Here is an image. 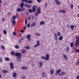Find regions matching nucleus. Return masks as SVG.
<instances>
[{"mask_svg":"<svg viewBox=\"0 0 79 79\" xmlns=\"http://www.w3.org/2000/svg\"><path fill=\"white\" fill-rule=\"evenodd\" d=\"M75 37L76 39L75 46H78L79 45V37L78 35H75Z\"/></svg>","mask_w":79,"mask_h":79,"instance_id":"nucleus-1","label":"nucleus"},{"mask_svg":"<svg viewBox=\"0 0 79 79\" xmlns=\"http://www.w3.org/2000/svg\"><path fill=\"white\" fill-rule=\"evenodd\" d=\"M46 57H45L44 56H42L41 57V58H42L43 60H46V61H48L50 59V55L49 54H47L45 56Z\"/></svg>","mask_w":79,"mask_h":79,"instance_id":"nucleus-2","label":"nucleus"},{"mask_svg":"<svg viewBox=\"0 0 79 79\" xmlns=\"http://www.w3.org/2000/svg\"><path fill=\"white\" fill-rule=\"evenodd\" d=\"M40 10V7H38L36 9V11L37 12H36L35 14V16H37L38 15H39V14L41 13V12Z\"/></svg>","mask_w":79,"mask_h":79,"instance_id":"nucleus-3","label":"nucleus"},{"mask_svg":"<svg viewBox=\"0 0 79 79\" xmlns=\"http://www.w3.org/2000/svg\"><path fill=\"white\" fill-rule=\"evenodd\" d=\"M15 56H19L18 57H17V59H19V58H20L21 57V56H20L21 55V53L19 52H16L15 53Z\"/></svg>","mask_w":79,"mask_h":79,"instance_id":"nucleus-4","label":"nucleus"},{"mask_svg":"<svg viewBox=\"0 0 79 79\" xmlns=\"http://www.w3.org/2000/svg\"><path fill=\"white\" fill-rule=\"evenodd\" d=\"M61 72V69H59L57 70L56 71V73H55V75L56 76H57L59 73H60Z\"/></svg>","mask_w":79,"mask_h":79,"instance_id":"nucleus-5","label":"nucleus"},{"mask_svg":"<svg viewBox=\"0 0 79 79\" xmlns=\"http://www.w3.org/2000/svg\"><path fill=\"white\" fill-rule=\"evenodd\" d=\"M31 35L28 34L27 35V39L28 41H31Z\"/></svg>","mask_w":79,"mask_h":79,"instance_id":"nucleus-6","label":"nucleus"},{"mask_svg":"<svg viewBox=\"0 0 79 79\" xmlns=\"http://www.w3.org/2000/svg\"><path fill=\"white\" fill-rule=\"evenodd\" d=\"M40 46V41H37L36 44L34 45L35 48H37L38 46Z\"/></svg>","mask_w":79,"mask_h":79,"instance_id":"nucleus-7","label":"nucleus"},{"mask_svg":"<svg viewBox=\"0 0 79 79\" xmlns=\"http://www.w3.org/2000/svg\"><path fill=\"white\" fill-rule=\"evenodd\" d=\"M10 65L11 69H14V65H13V63H10Z\"/></svg>","mask_w":79,"mask_h":79,"instance_id":"nucleus-8","label":"nucleus"},{"mask_svg":"<svg viewBox=\"0 0 79 79\" xmlns=\"http://www.w3.org/2000/svg\"><path fill=\"white\" fill-rule=\"evenodd\" d=\"M42 65H43V62H42V61L40 62L39 64V68H42Z\"/></svg>","mask_w":79,"mask_h":79,"instance_id":"nucleus-9","label":"nucleus"},{"mask_svg":"<svg viewBox=\"0 0 79 79\" xmlns=\"http://www.w3.org/2000/svg\"><path fill=\"white\" fill-rule=\"evenodd\" d=\"M25 7H27V8H31L32 7V6L30 5H28V4H25Z\"/></svg>","mask_w":79,"mask_h":79,"instance_id":"nucleus-10","label":"nucleus"},{"mask_svg":"<svg viewBox=\"0 0 79 79\" xmlns=\"http://www.w3.org/2000/svg\"><path fill=\"white\" fill-rule=\"evenodd\" d=\"M55 2L57 5H59L60 4V2L58 1V0H55Z\"/></svg>","mask_w":79,"mask_h":79,"instance_id":"nucleus-11","label":"nucleus"},{"mask_svg":"<svg viewBox=\"0 0 79 79\" xmlns=\"http://www.w3.org/2000/svg\"><path fill=\"white\" fill-rule=\"evenodd\" d=\"M35 23H32L31 25V27H34V26H35Z\"/></svg>","mask_w":79,"mask_h":79,"instance_id":"nucleus-12","label":"nucleus"},{"mask_svg":"<svg viewBox=\"0 0 79 79\" xmlns=\"http://www.w3.org/2000/svg\"><path fill=\"white\" fill-rule=\"evenodd\" d=\"M15 19H16V15H14L12 17L11 21H15Z\"/></svg>","mask_w":79,"mask_h":79,"instance_id":"nucleus-13","label":"nucleus"},{"mask_svg":"<svg viewBox=\"0 0 79 79\" xmlns=\"http://www.w3.org/2000/svg\"><path fill=\"white\" fill-rule=\"evenodd\" d=\"M54 38L56 40H57V39H58V36H57V34L56 33H55Z\"/></svg>","mask_w":79,"mask_h":79,"instance_id":"nucleus-14","label":"nucleus"},{"mask_svg":"<svg viewBox=\"0 0 79 79\" xmlns=\"http://www.w3.org/2000/svg\"><path fill=\"white\" fill-rule=\"evenodd\" d=\"M24 5V3L23 2H21V4H20V5H19V6L20 8H23Z\"/></svg>","mask_w":79,"mask_h":79,"instance_id":"nucleus-15","label":"nucleus"},{"mask_svg":"<svg viewBox=\"0 0 79 79\" xmlns=\"http://www.w3.org/2000/svg\"><path fill=\"white\" fill-rule=\"evenodd\" d=\"M12 24L13 26H15L16 24V21L15 20H12Z\"/></svg>","mask_w":79,"mask_h":79,"instance_id":"nucleus-16","label":"nucleus"},{"mask_svg":"<svg viewBox=\"0 0 79 79\" xmlns=\"http://www.w3.org/2000/svg\"><path fill=\"white\" fill-rule=\"evenodd\" d=\"M14 47L15 48H16V49H19V46L18 45H15L14 46Z\"/></svg>","mask_w":79,"mask_h":79,"instance_id":"nucleus-17","label":"nucleus"},{"mask_svg":"<svg viewBox=\"0 0 79 79\" xmlns=\"http://www.w3.org/2000/svg\"><path fill=\"white\" fill-rule=\"evenodd\" d=\"M17 11L18 12H20L21 11V9L19 7H18L17 9Z\"/></svg>","mask_w":79,"mask_h":79,"instance_id":"nucleus-18","label":"nucleus"},{"mask_svg":"<svg viewBox=\"0 0 79 79\" xmlns=\"http://www.w3.org/2000/svg\"><path fill=\"white\" fill-rule=\"evenodd\" d=\"M59 13H65V11L64 10H59Z\"/></svg>","mask_w":79,"mask_h":79,"instance_id":"nucleus-19","label":"nucleus"},{"mask_svg":"<svg viewBox=\"0 0 79 79\" xmlns=\"http://www.w3.org/2000/svg\"><path fill=\"white\" fill-rule=\"evenodd\" d=\"M4 60L5 61H8L10 60V58L8 57H6L4 58Z\"/></svg>","mask_w":79,"mask_h":79,"instance_id":"nucleus-20","label":"nucleus"},{"mask_svg":"<svg viewBox=\"0 0 79 79\" xmlns=\"http://www.w3.org/2000/svg\"><path fill=\"white\" fill-rule=\"evenodd\" d=\"M16 73L15 72L13 73V77H16Z\"/></svg>","mask_w":79,"mask_h":79,"instance_id":"nucleus-21","label":"nucleus"},{"mask_svg":"<svg viewBox=\"0 0 79 79\" xmlns=\"http://www.w3.org/2000/svg\"><path fill=\"white\" fill-rule=\"evenodd\" d=\"M3 73L4 74H5V73H8V71L6 70H4L2 71Z\"/></svg>","mask_w":79,"mask_h":79,"instance_id":"nucleus-22","label":"nucleus"},{"mask_svg":"<svg viewBox=\"0 0 79 79\" xmlns=\"http://www.w3.org/2000/svg\"><path fill=\"white\" fill-rule=\"evenodd\" d=\"M28 69V67L24 66L22 67L21 68V69Z\"/></svg>","mask_w":79,"mask_h":79,"instance_id":"nucleus-23","label":"nucleus"},{"mask_svg":"<svg viewBox=\"0 0 79 79\" xmlns=\"http://www.w3.org/2000/svg\"><path fill=\"white\" fill-rule=\"evenodd\" d=\"M66 49L67 50V52L68 53V52H69V50H70V47H68L66 48Z\"/></svg>","mask_w":79,"mask_h":79,"instance_id":"nucleus-24","label":"nucleus"},{"mask_svg":"<svg viewBox=\"0 0 79 79\" xmlns=\"http://www.w3.org/2000/svg\"><path fill=\"white\" fill-rule=\"evenodd\" d=\"M43 24H44V21H41L40 23V25H43Z\"/></svg>","mask_w":79,"mask_h":79,"instance_id":"nucleus-25","label":"nucleus"},{"mask_svg":"<svg viewBox=\"0 0 79 79\" xmlns=\"http://www.w3.org/2000/svg\"><path fill=\"white\" fill-rule=\"evenodd\" d=\"M63 56L64 57V58L65 59V60H67V58H68V57H67V56H66V55L64 54L63 55Z\"/></svg>","mask_w":79,"mask_h":79,"instance_id":"nucleus-26","label":"nucleus"},{"mask_svg":"<svg viewBox=\"0 0 79 79\" xmlns=\"http://www.w3.org/2000/svg\"><path fill=\"white\" fill-rule=\"evenodd\" d=\"M21 53H25L26 52V50H22L21 51Z\"/></svg>","mask_w":79,"mask_h":79,"instance_id":"nucleus-27","label":"nucleus"},{"mask_svg":"<svg viewBox=\"0 0 79 79\" xmlns=\"http://www.w3.org/2000/svg\"><path fill=\"white\" fill-rule=\"evenodd\" d=\"M70 46V47H73L74 46V43L73 42L71 43Z\"/></svg>","mask_w":79,"mask_h":79,"instance_id":"nucleus-28","label":"nucleus"},{"mask_svg":"<svg viewBox=\"0 0 79 79\" xmlns=\"http://www.w3.org/2000/svg\"><path fill=\"white\" fill-rule=\"evenodd\" d=\"M33 2L32 1H31V0L27 1V2L28 3H32Z\"/></svg>","mask_w":79,"mask_h":79,"instance_id":"nucleus-29","label":"nucleus"},{"mask_svg":"<svg viewBox=\"0 0 79 79\" xmlns=\"http://www.w3.org/2000/svg\"><path fill=\"white\" fill-rule=\"evenodd\" d=\"M50 73L52 74H53V73H54V69H52L50 71Z\"/></svg>","mask_w":79,"mask_h":79,"instance_id":"nucleus-30","label":"nucleus"},{"mask_svg":"<svg viewBox=\"0 0 79 79\" xmlns=\"http://www.w3.org/2000/svg\"><path fill=\"white\" fill-rule=\"evenodd\" d=\"M1 47L2 50H5V46H3V45H1Z\"/></svg>","mask_w":79,"mask_h":79,"instance_id":"nucleus-31","label":"nucleus"},{"mask_svg":"<svg viewBox=\"0 0 79 79\" xmlns=\"http://www.w3.org/2000/svg\"><path fill=\"white\" fill-rule=\"evenodd\" d=\"M63 36H60L59 38V40H63Z\"/></svg>","mask_w":79,"mask_h":79,"instance_id":"nucleus-32","label":"nucleus"},{"mask_svg":"<svg viewBox=\"0 0 79 79\" xmlns=\"http://www.w3.org/2000/svg\"><path fill=\"white\" fill-rule=\"evenodd\" d=\"M75 51L77 52V53H79V50L76 48H74Z\"/></svg>","mask_w":79,"mask_h":79,"instance_id":"nucleus-33","label":"nucleus"},{"mask_svg":"<svg viewBox=\"0 0 79 79\" xmlns=\"http://www.w3.org/2000/svg\"><path fill=\"white\" fill-rule=\"evenodd\" d=\"M10 53L12 55H15V52L13 51L11 52H10Z\"/></svg>","mask_w":79,"mask_h":79,"instance_id":"nucleus-34","label":"nucleus"},{"mask_svg":"<svg viewBox=\"0 0 79 79\" xmlns=\"http://www.w3.org/2000/svg\"><path fill=\"white\" fill-rule=\"evenodd\" d=\"M25 48L26 49H31V48L29 46H25Z\"/></svg>","mask_w":79,"mask_h":79,"instance_id":"nucleus-35","label":"nucleus"},{"mask_svg":"<svg viewBox=\"0 0 79 79\" xmlns=\"http://www.w3.org/2000/svg\"><path fill=\"white\" fill-rule=\"evenodd\" d=\"M35 11H36V9H35L32 8V11H33V13H34V12H35Z\"/></svg>","mask_w":79,"mask_h":79,"instance_id":"nucleus-36","label":"nucleus"},{"mask_svg":"<svg viewBox=\"0 0 79 79\" xmlns=\"http://www.w3.org/2000/svg\"><path fill=\"white\" fill-rule=\"evenodd\" d=\"M21 2H26V3H27V0H22Z\"/></svg>","mask_w":79,"mask_h":79,"instance_id":"nucleus-37","label":"nucleus"},{"mask_svg":"<svg viewBox=\"0 0 79 79\" xmlns=\"http://www.w3.org/2000/svg\"><path fill=\"white\" fill-rule=\"evenodd\" d=\"M58 36H60L61 35V33L60 32H58L57 33Z\"/></svg>","mask_w":79,"mask_h":79,"instance_id":"nucleus-38","label":"nucleus"},{"mask_svg":"<svg viewBox=\"0 0 79 79\" xmlns=\"http://www.w3.org/2000/svg\"><path fill=\"white\" fill-rule=\"evenodd\" d=\"M42 73L43 77H45V76H46V75H45V73L44 72H42Z\"/></svg>","mask_w":79,"mask_h":79,"instance_id":"nucleus-39","label":"nucleus"},{"mask_svg":"<svg viewBox=\"0 0 79 79\" xmlns=\"http://www.w3.org/2000/svg\"><path fill=\"white\" fill-rule=\"evenodd\" d=\"M28 11H29V12H30V13H32L33 12L32 10L31 9H28Z\"/></svg>","mask_w":79,"mask_h":79,"instance_id":"nucleus-40","label":"nucleus"},{"mask_svg":"<svg viewBox=\"0 0 79 79\" xmlns=\"http://www.w3.org/2000/svg\"><path fill=\"white\" fill-rule=\"evenodd\" d=\"M32 7L33 8H34L35 9H36V8H37V6L35 5H34Z\"/></svg>","mask_w":79,"mask_h":79,"instance_id":"nucleus-41","label":"nucleus"},{"mask_svg":"<svg viewBox=\"0 0 79 79\" xmlns=\"http://www.w3.org/2000/svg\"><path fill=\"white\" fill-rule=\"evenodd\" d=\"M0 62L1 63H2L3 62V60H2V59L1 57H0Z\"/></svg>","mask_w":79,"mask_h":79,"instance_id":"nucleus-42","label":"nucleus"},{"mask_svg":"<svg viewBox=\"0 0 79 79\" xmlns=\"http://www.w3.org/2000/svg\"><path fill=\"white\" fill-rule=\"evenodd\" d=\"M3 33L4 34H6L7 33H6V31L5 30H3Z\"/></svg>","mask_w":79,"mask_h":79,"instance_id":"nucleus-43","label":"nucleus"},{"mask_svg":"<svg viewBox=\"0 0 79 79\" xmlns=\"http://www.w3.org/2000/svg\"><path fill=\"white\" fill-rule=\"evenodd\" d=\"M17 61L18 62L21 61H22V60L20 58V59H17Z\"/></svg>","mask_w":79,"mask_h":79,"instance_id":"nucleus-44","label":"nucleus"},{"mask_svg":"<svg viewBox=\"0 0 79 79\" xmlns=\"http://www.w3.org/2000/svg\"><path fill=\"white\" fill-rule=\"evenodd\" d=\"M70 28H71V29L72 30H74V27L73 26V25L71 26Z\"/></svg>","mask_w":79,"mask_h":79,"instance_id":"nucleus-45","label":"nucleus"},{"mask_svg":"<svg viewBox=\"0 0 79 79\" xmlns=\"http://www.w3.org/2000/svg\"><path fill=\"white\" fill-rule=\"evenodd\" d=\"M30 23H28L27 25V27H30Z\"/></svg>","mask_w":79,"mask_h":79,"instance_id":"nucleus-46","label":"nucleus"},{"mask_svg":"<svg viewBox=\"0 0 79 79\" xmlns=\"http://www.w3.org/2000/svg\"><path fill=\"white\" fill-rule=\"evenodd\" d=\"M24 10H25V8L24 7H23V8L21 9V11H24Z\"/></svg>","mask_w":79,"mask_h":79,"instance_id":"nucleus-47","label":"nucleus"},{"mask_svg":"<svg viewBox=\"0 0 79 79\" xmlns=\"http://www.w3.org/2000/svg\"><path fill=\"white\" fill-rule=\"evenodd\" d=\"M36 35L37 36H40V34L39 33H36Z\"/></svg>","mask_w":79,"mask_h":79,"instance_id":"nucleus-48","label":"nucleus"},{"mask_svg":"<svg viewBox=\"0 0 79 79\" xmlns=\"http://www.w3.org/2000/svg\"><path fill=\"white\" fill-rule=\"evenodd\" d=\"M25 24H27V19H25Z\"/></svg>","mask_w":79,"mask_h":79,"instance_id":"nucleus-49","label":"nucleus"},{"mask_svg":"<svg viewBox=\"0 0 79 79\" xmlns=\"http://www.w3.org/2000/svg\"><path fill=\"white\" fill-rule=\"evenodd\" d=\"M62 75H65V72H63L61 73Z\"/></svg>","mask_w":79,"mask_h":79,"instance_id":"nucleus-50","label":"nucleus"},{"mask_svg":"<svg viewBox=\"0 0 79 79\" xmlns=\"http://www.w3.org/2000/svg\"><path fill=\"white\" fill-rule=\"evenodd\" d=\"M22 77L23 78V79H25L26 77V76H22Z\"/></svg>","mask_w":79,"mask_h":79,"instance_id":"nucleus-51","label":"nucleus"},{"mask_svg":"<svg viewBox=\"0 0 79 79\" xmlns=\"http://www.w3.org/2000/svg\"><path fill=\"white\" fill-rule=\"evenodd\" d=\"M37 2L40 3L41 2V0H37Z\"/></svg>","mask_w":79,"mask_h":79,"instance_id":"nucleus-52","label":"nucleus"},{"mask_svg":"<svg viewBox=\"0 0 79 79\" xmlns=\"http://www.w3.org/2000/svg\"><path fill=\"white\" fill-rule=\"evenodd\" d=\"M71 9H73V5H71Z\"/></svg>","mask_w":79,"mask_h":79,"instance_id":"nucleus-53","label":"nucleus"},{"mask_svg":"<svg viewBox=\"0 0 79 79\" xmlns=\"http://www.w3.org/2000/svg\"><path fill=\"white\" fill-rule=\"evenodd\" d=\"M13 34L14 35H16V32H13Z\"/></svg>","mask_w":79,"mask_h":79,"instance_id":"nucleus-54","label":"nucleus"},{"mask_svg":"<svg viewBox=\"0 0 79 79\" xmlns=\"http://www.w3.org/2000/svg\"><path fill=\"white\" fill-rule=\"evenodd\" d=\"M76 65H79V61L78 62L76 63Z\"/></svg>","mask_w":79,"mask_h":79,"instance_id":"nucleus-55","label":"nucleus"},{"mask_svg":"<svg viewBox=\"0 0 79 79\" xmlns=\"http://www.w3.org/2000/svg\"><path fill=\"white\" fill-rule=\"evenodd\" d=\"M77 79H79V75H78L76 77Z\"/></svg>","mask_w":79,"mask_h":79,"instance_id":"nucleus-56","label":"nucleus"},{"mask_svg":"<svg viewBox=\"0 0 79 79\" xmlns=\"http://www.w3.org/2000/svg\"><path fill=\"white\" fill-rule=\"evenodd\" d=\"M19 42L20 44H21V42H22V41H21V40H19Z\"/></svg>","mask_w":79,"mask_h":79,"instance_id":"nucleus-57","label":"nucleus"},{"mask_svg":"<svg viewBox=\"0 0 79 79\" xmlns=\"http://www.w3.org/2000/svg\"><path fill=\"white\" fill-rule=\"evenodd\" d=\"M23 38H24V37H22L21 39V40H24V39H23Z\"/></svg>","mask_w":79,"mask_h":79,"instance_id":"nucleus-58","label":"nucleus"},{"mask_svg":"<svg viewBox=\"0 0 79 79\" xmlns=\"http://www.w3.org/2000/svg\"><path fill=\"white\" fill-rule=\"evenodd\" d=\"M61 75H62V73H60L59 74V76H61Z\"/></svg>","mask_w":79,"mask_h":79,"instance_id":"nucleus-59","label":"nucleus"},{"mask_svg":"<svg viewBox=\"0 0 79 79\" xmlns=\"http://www.w3.org/2000/svg\"><path fill=\"white\" fill-rule=\"evenodd\" d=\"M2 21H3H3H5V19L4 18H3V19H2Z\"/></svg>","mask_w":79,"mask_h":79,"instance_id":"nucleus-60","label":"nucleus"},{"mask_svg":"<svg viewBox=\"0 0 79 79\" xmlns=\"http://www.w3.org/2000/svg\"><path fill=\"white\" fill-rule=\"evenodd\" d=\"M66 26L67 27H69V25H67Z\"/></svg>","mask_w":79,"mask_h":79,"instance_id":"nucleus-61","label":"nucleus"},{"mask_svg":"<svg viewBox=\"0 0 79 79\" xmlns=\"http://www.w3.org/2000/svg\"><path fill=\"white\" fill-rule=\"evenodd\" d=\"M21 32H24V30H21Z\"/></svg>","mask_w":79,"mask_h":79,"instance_id":"nucleus-62","label":"nucleus"},{"mask_svg":"<svg viewBox=\"0 0 79 79\" xmlns=\"http://www.w3.org/2000/svg\"><path fill=\"white\" fill-rule=\"evenodd\" d=\"M19 36L20 37H21V36H22V35L21 34H19Z\"/></svg>","mask_w":79,"mask_h":79,"instance_id":"nucleus-63","label":"nucleus"},{"mask_svg":"<svg viewBox=\"0 0 79 79\" xmlns=\"http://www.w3.org/2000/svg\"><path fill=\"white\" fill-rule=\"evenodd\" d=\"M6 4H7V3H6V2L4 3V5H6Z\"/></svg>","mask_w":79,"mask_h":79,"instance_id":"nucleus-64","label":"nucleus"}]
</instances>
